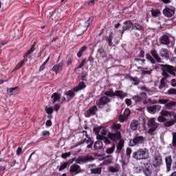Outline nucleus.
<instances>
[{
  "mask_svg": "<svg viewBox=\"0 0 176 176\" xmlns=\"http://www.w3.org/2000/svg\"><path fill=\"white\" fill-rule=\"evenodd\" d=\"M98 53L101 56L102 58H107V55L105 53V50H104L102 47L98 49Z\"/></svg>",
  "mask_w": 176,
  "mask_h": 176,
  "instance_id": "72a5a7b5",
  "label": "nucleus"
},
{
  "mask_svg": "<svg viewBox=\"0 0 176 176\" xmlns=\"http://www.w3.org/2000/svg\"><path fill=\"white\" fill-rule=\"evenodd\" d=\"M145 138L141 135H136L133 140L130 141L131 146H135V145H140V144H144Z\"/></svg>",
  "mask_w": 176,
  "mask_h": 176,
  "instance_id": "1a4fd4ad",
  "label": "nucleus"
},
{
  "mask_svg": "<svg viewBox=\"0 0 176 176\" xmlns=\"http://www.w3.org/2000/svg\"><path fill=\"white\" fill-rule=\"evenodd\" d=\"M147 111L150 113H156V111H157V106L153 105L147 107Z\"/></svg>",
  "mask_w": 176,
  "mask_h": 176,
  "instance_id": "f704fd0d",
  "label": "nucleus"
},
{
  "mask_svg": "<svg viewBox=\"0 0 176 176\" xmlns=\"http://www.w3.org/2000/svg\"><path fill=\"white\" fill-rule=\"evenodd\" d=\"M124 147V140H120L117 145L116 153H122Z\"/></svg>",
  "mask_w": 176,
  "mask_h": 176,
  "instance_id": "4be33fe9",
  "label": "nucleus"
},
{
  "mask_svg": "<svg viewBox=\"0 0 176 176\" xmlns=\"http://www.w3.org/2000/svg\"><path fill=\"white\" fill-rule=\"evenodd\" d=\"M97 111H98L97 106L94 105L91 107L85 112V118H90V116L96 115Z\"/></svg>",
  "mask_w": 176,
  "mask_h": 176,
  "instance_id": "f3484780",
  "label": "nucleus"
},
{
  "mask_svg": "<svg viewBox=\"0 0 176 176\" xmlns=\"http://www.w3.org/2000/svg\"><path fill=\"white\" fill-rule=\"evenodd\" d=\"M41 134L43 137H49V135H50V132H49V131H43Z\"/></svg>",
  "mask_w": 176,
  "mask_h": 176,
  "instance_id": "4d7b16f0",
  "label": "nucleus"
},
{
  "mask_svg": "<svg viewBox=\"0 0 176 176\" xmlns=\"http://www.w3.org/2000/svg\"><path fill=\"white\" fill-rule=\"evenodd\" d=\"M49 60H50V57H48L46 60L40 66L39 71H43L46 68V64L49 63Z\"/></svg>",
  "mask_w": 176,
  "mask_h": 176,
  "instance_id": "37998d69",
  "label": "nucleus"
},
{
  "mask_svg": "<svg viewBox=\"0 0 176 176\" xmlns=\"http://www.w3.org/2000/svg\"><path fill=\"white\" fill-rule=\"evenodd\" d=\"M115 97H118L120 100H123V98L127 97V93L124 92L123 91H116Z\"/></svg>",
  "mask_w": 176,
  "mask_h": 176,
  "instance_id": "b1692460",
  "label": "nucleus"
},
{
  "mask_svg": "<svg viewBox=\"0 0 176 176\" xmlns=\"http://www.w3.org/2000/svg\"><path fill=\"white\" fill-rule=\"evenodd\" d=\"M69 156H71V152H67L62 154L60 157H62V159H67V157H69Z\"/></svg>",
  "mask_w": 176,
  "mask_h": 176,
  "instance_id": "8fccbe9b",
  "label": "nucleus"
},
{
  "mask_svg": "<svg viewBox=\"0 0 176 176\" xmlns=\"http://www.w3.org/2000/svg\"><path fill=\"white\" fill-rule=\"evenodd\" d=\"M69 164H72V161L69 160L67 162H64L60 164V166L58 169L59 171H63V170H65V168H67Z\"/></svg>",
  "mask_w": 176,
  "mask_h": 176,
  "instance_id": "7c9ffc66",
  "label": "nucleus"
},
{
  "mask_svg": "<svg viewBox=\"0 0 176 176\" xmlns=\"http://www.w3.org/2000/svg\"><path fill=\"white\" fill-rule=\"evenodd\" d=\"M45 124H46L47 127H50V126H52V125L53 124V123L52 122V120H47L46 121Z\"/></svg>",
  "mask_w": 176,
  "mask_h": 176,
  "instance_id": "052dcab7",
  "label": "nucleus"
},
{
  "mask_svg": "<svg viewBox=\"0 0 176 176\" xmlns=\"http://www.w3.org/2000/svg\"><path fill=\"white\" fill-rule=\"evenodd\" d=\"M147 126L149 128L148 133L151 135H153L155 131H156L157 127H159V123L156 122L155 118H151L148 120Z\"/></svg>",
  "mask_w": 176,
  "mask_h": 176,
  "instance_id": "39448f33",
  "label": "nucleus"
},
{
  "mask_svg": "<svg viewBox=\"0 0 176 176\" xmlns=\"http://www.w3.org/2000/svg\"><path fill=\"white\" fill-rule=\"evenodd\" d=\"M111 129H112V130H120V129H122V124L114 123L111 126Z\"/></svg>",
  "mask_w": 176,
  "mask_h": 176,
  "instance_id": "49530a36",
  "label": "nucleus"
},
{
  "mask_svg": "<svg viewBox=\"0 0 176 176\" xmlns=\"http://www.w3.org/2000/svg\"><path fill=\"white\" fill-rule=\"evenodd\" d=\"M67 65H71V64H72V57H69L67 58Z\"/></svg>",
  "mask_w": 176,
  "mask_h": 176,
  "instance_id": "774afa93",
  "label": "nucleus"
},
{
  "mask_svg": "<svg viewBox=\"0 0 176 176\" xmlns=\"http://www.w3.org/2000/svg\"><path fill=\"white\" fill-rule=\"evenodd\" d=\"M170 99H160L158 100L159 104H166V108L168 109H173L174 107H176V102L175 101H170Z\"/></svg>",
  "mask_w": 176,
  "mask_h": 176,
  "instance_id": "9d476101",
  "label": "nucleus"
},
{
  "mask_svg": "<svg viewBox=\"0 0 176 176\" xmlns=\"http://www.w3.org/2000/svg\"><path fill=\"white\" fill-rule=\"evenodd\" d=\"M133 28H135L138 31H141V30H142V25L140 23H135L133 25Z\"/></svg>",
  "mask_w": 176,
  "mask_h": 176,
  "instance_id": "09e8293b",
  "label": "nucleus"
},
{
  "mask_svg": "<svg viewBox=\"0 0 176 176\" xmlns=\"http://www.w3.org/2000/svg\"><path fill=\"white\" fill-rule=\"evenodd\" d=\"M104 141V140H98V141H96L94 144V148L96 149H101V148H102L103 146V144L102 142Z\"/></svg>",
  "mask_w": 176,
  "mask_h": 176,
  "instance_id": "473e14b6",
  "label": "nucleus"
},
{
  "mask_svg": "<svg viewBox=\"0 0 176 176\" xmlns=\"http://www.w3.org/2000/svg\"><path fill=\"white\" fill-rule=\"evenodd\" d=\"M35 50V43L32 45L30 50H28V52L23 55L24 58L28 56L29 54H31Z\"/></svg>",
  "mask_w": 176,
  "mask_h": 176,
  "instance_id": "58836bf2",
  "label": "nucleus"
},
{
  "mask_svg": "<svg viewBox=\"0 0 176 176\" xmlns=\"http://www.w3.org/2000/svg\"><path fill=\"white\" fill-rule=\"evenodd\" d=\"M91 23H93V17L90 16L89 19L87 21V25H86L87 28H89L90 25H91Z\"/></svg>",
  "mask_w": 176,
  "mask_h": 176,
  "instance_id": "603ef678",
  "label": "nucleus"
},
{
  "mask_svg": "<svg viewBox=\"0 0 176 176\" xmlns=\"http://www.w3.org/2000/svg\"><path fill=\"white\" fill-rule=\"evenodd\" d=\"M18 87H12L7 89V94L8 96H14V94H17Z\"/></svg>",
  "mask_w": 176,
  "mask_h": 176,
  "instance_id": "c756f323",
  "label": "nucleus"
},
{
  "mask_svg": "<svg viewBox=\"0 0 176 176\" xmlns=\"http://www.w3.org/2000/svg\"><path fill=\"white\" fill-rule=\"evenodd\" d=\"M173 146H176V133H173Z\"/></svg>",
  "mask_w": 176,
  "mask_h": 176,
  "instance_id": "5fc2aeb1",
  "label": "nucleus"
},
{
  "mask_svg": "<svg viewBox=\"0 0 176 176\" xmlns=\"http://www.w3.org/2000/svg\"><path fill=\"white\" fill-rule=\"evenodd\" d=\"M87 138H84L82 140L78 142L76 146H79V145H82V144H88L87 148L90 149V148H93V145L94 144V141H93L90 138L86 136Z\"/></svg>",
  "mask_w": 176,
  "mask_h": 176,
  "instance_id": "9b49d317",
  "label": "nucleus"
},
{
  "mask_svg": "<svg viewBox=\"0 0 176 176\" xmlns=\"http://www.w3.org/2000/svg\"><path fill=\"white\" fill-rule=\"evenodd\" d=\"M132 98L135 102L140 104V102H142L143 100H146V98H148V95H146V93L142 92L140 94V96H134Z\"/></svg>",
  "mask_w": 176,
  "mask_h": 176,
  "instance_id": "4468645a",
  "label": "nucleus"
},
{
  "mask_svg": "<svg viewBox=\"0 0 176 176\" xmlns=\"http://www.w3.org/2000/svg\"><path fill=\"white\" fill-rule=\"evenodd\" d=\"M24 65V60H21L20 63H19L15 67V69H20Z\"/></svg>",
  "mask_w": 176,
  "mask_h": 176,
  "instance_id": "864d4df0",
  "label": "nucleus"
},
{
  "mask_svg": "<svg viewBox=\"0 0 176 176\" xmlns=\"http://www.w3.org/2000/svg\"><path fill=\"white\" fill-rule=\"evenodd\" d=\"M129 80L131 82H133V85H134L135 86H137L138 85H140V80L138 79V77H129Z\"/></svg>",
  "mask_w": 176,
  "mask_h": 176,
  "instance_id": "e433bc0d",
  "label": "nucleus"
},
{
  "mask_svg": "<svg viewBox=\"0 0 176 176\" xmlns=\"http://www.w3.org/2000/svg\"><path fill=\"white\" fill-rule=\"evenodd\" d=\"M115 148H116V146H115V144H113L111 147L108 148L106 150V153H107L108 155H111L113 152H114Z\"/></svg>",
  "mask_w": 176,
  "mask_h": 176,
  "instance_id": "a18cd8bd",
  "label": "nucleus"
},
{
  "mask_svg": "<svg viewBox=\"0 0 176 176\" xmlns=\"http://www.w3.org/2000/svg\"><path fill=\"white\" fill-rule=\"evenodd\" d=\"M168 77L164 76L161 78L160 85H159V89L163 90V89H166L167 87V85H168V80H167Z\"/></svg>",
  "mask_w": 176,
  "mask_h": 176,
  "instance_id": "a211bd4d",
  "label": "nucleus"
},
{
  "mask_svg": "<svg viewBox=\"0 0 176 176\" xmlns=\"http://www.w3.org/2000/svg\"><path fill=\"white\" fill-rule=\"evenodd\" d=\"M97 140H104V144H111V141H118L122 138V133L119 131L111 133L106 131L102 126L94 129Z\"/></svg>",
  "mask_w": 176,
  "mask_h": 176,
  "instance_id": "f257e3e1",
  "label": "nucleus"
},
{
  "mask_svg": "<svg viewBox=\"0 0 176 176\" xmlns=\"http://www.w3.org/2000/svg\"><path fill=\"white\" fill-rule=\"evenodd\" d=\"M45 111H46L47 113H48L49 115H52V113H53V107L46 108V109H45Z\"/></svg>",
  "mask_w": 176,
  "mask_h": 176,
  "instance_id": "6e6d98bb",
  "label": "nucleus"
},
{
  "mask_svg": "<svg viewBox=\"0 0 176 176\" xmlns=\"http://www.w3.org/2000/svg\"><path fill=\"white\" fill-rule=\"evenodd\" d=\"M161 116H163L164 118H171V112L166 111V110H162L161 111Z\"/></svg>",
  "mask_w": 176,
  "mask_h": 176,
  "instance_id": "4c0bfd02",
  "label": "nucleus"
},
{
  "mask_svg": "<svg viewBox=\"0 0 176 176\" xmlns=\"http://www.w3.org/2000/svg\"><path fill=\"white\" fill-rule=\"evenodd\" d=\"M124 24L125 25L123 26L122 30L120 31L121 32L122 35L124 34L125 31H130V30H134V23L131 21H126L124 22Z\"/></svg>",
  "mask_w": 176,
  "mask_h": 176,
  "instance_id": "ddd939ff",
  "label": "nucleus"
},
{
  "mask_svg": "<svg viewBox=\"0 0 176 176\" xmlns=\"http://www.w3.org/2000/svg\"><path fill=\"white\" fill-rule=\"evenodd\" d=\"M170 85H171L172 87H176V79L175 78H173L171 80Z\"/></svg>",
  "mask_w": 176,
  "mask_h": 176,
  "instance_id": "bf43d9fd",
  "label": "nucleus"
},
{
  "mask_svg": "<svg viewBox=\"0 0 176 176\" xmlns=\"http://www.w3.org/2000/svg\"><path fill=\"white\" fill-rule=\"evenodd\" d=\"M22 151L23 148H21V147H19L16 150V155H18V156H20V155H21Z\"/></svg>",
  "mask_w": 176,
  "mask_h": 176,
  "instance_id": "e2e57ef3",
  "label": "nucleus"
},
{
  "mask_svg": "<svg viewBox=\"0 0 176 176\" xmlns=\"http://www.w3.org/2000/svg\"><path fill=\"white\" fill-rule=\"evenodd\" d=\"M94 160V157L91 155H87L85 157H79L76 160V163L81 164V163H87V162H91Z\"/></svg>",
  "mask_w": 176,
  "mask_h": 176,
  "instance_id": "2eb2a0df",
  "label": "nucleus"
},
{
  "mask_svg": "<svg viewBox=\"0 0 176 176\" xmlns=\"http://www.w3.org/2000/svg\"><path fill=\"white\" fill-rule=\"evenodd\" d=\"M86 89V84L84 82H80L79 84L74 88V91H80Z\"/></svg>",
  "mask_w": 176,
  "mask_h": 176,
  "instance_id": "a878e982",
  "label": "nucleus"
},
{
  "mask_svg": "<svg viewBox=\"0 0 176 176\" xmlns=\"http://www.w3.org/2000/svg\"><path fill=\"white\" fill-rule=\"evenodd\" d=\"M75 93H76V91H74L73 89L66 92L65 95L67 96V98H74V97H75Z\"/></svg>",
  "mask_w": 176,
  "mask_h": 176,
  "instance_id": "c9c22d12",
  "label": "nucleus"
},
{
  "mask_svg": "<svg viewBox=\"0 0 176 176\" xmlns=\"http://www.w3.org/2000/svg\"><path fill=\"white\" fill-rule=\"evenodd\" d=\"M143 173L145 176H152L153 174V166L149 162L144 163Z\"/></svg>",
  "mask_w": 176,
  "mask_h": 176,
  "instance_id": "0eeeda50",
  "label": "nucleus"
},
{
  "mask_svg": "<svg viewBox=\"0 0 176 176\" xmlns=\"http://www.w3.org/2000/svg\"><path fill=\"white\" fill-rule=\"evenodd\" d=\"M175 120H176V116H174V118L170 119V121H167V119H166V118H164L163 116H159L157 118V120L160 123H164V125L166 126V127H171V126H173V124L175 123Z\"/></svg>",
  "mask_w": 176,
  "mask_h": 176,
  "instance_id": "423d86ee",
  "label": "nucleus"
},
{
  "mask_svg": "<svg viewBox=\"0 0 176 176\" xmlns=\"http://www.w3.org/2000/svg\"><path fill=\"white\" fill-rule=\"evenodd\" d=\"M120 170V166L118 164L115 165L114 166H109V171L110 173H118Z\"/></svg>",
  "mask_w": 176,
  "mask_h": 176,
  "instance_id": "2f4dec72",
  "label": "nucleus"
},
{
  "mask_svg": "<svg viewBox=\"0 0 176 176\" xmlns=\"http://www.w3.org/2000/svg\"><path fill=\"white\" fill-rule=\"evenodd\" d=\"M160 54L162 57H164L166 60H169L170 52V50L166 48H162L160 50Z\"/></svg>",
  "mask_w": 176,
  "mask_h": 176,
  "instance_id": "412c9836",
  "label": "nucleus"
},
{
  "mask_svg": "<svg viewBox=\"0 0 176 176\" xmlns=\"http://www.w3.org/2000/svg\"><path fill=\"white\" fill-rule=\"evenodd\" d=\"M162 13L166 17H173L174 14H175V8L174 7H171L170 8L168 7H166L163 10Z\"/></svg>",
  "mask_w": 176,
  "mask_h": 176,
  "instance_id": "f8f14e48",
  "label": "nucleus"
},
{
  "mask_svg": "<svg viewBox=\"0 0 176 176\" xmlns=\"http://www.w3.org/2000/svg\"><path fill=\"white\" fill-rule=\"evenodd\" d=\"M125 103L126 104V105H127L128 107H130V105H131V104H132L131 100H130V99H126V100H125Z\"/></svg>",
  "mask_w": 176,
  "mask_h": 176,
  "instance_id": "338daca9",
  "label": "nucleus"
},
{
  "mask_svg": "<svg viewBox=\"0 0 176 176\" xmlns=\"http://www.w3.org/2000/svg\"><path fill=\"white\" fill-rule=\"evenodd\" d=\"M165 162L166 164L167 171H170V170H171V164L173 163V158H171V155L166 157Z\"/></svg>",
  "mask_w": 176,
  "mask_h": 176,
  "instance_id": "5701e85b",
  "label": "nucleus"
},
{
  "mask_svg": "<svg viewBox=\"0 0 176 176\" xmlns=\"http://www.w3.org/2000/svg\"><path fill=\"white\" fill-rule=\"evenodd\" d=\"M136 160H146L149 157V151L146 148H140L133 154Z\"/></svg>",
  "mask_w": 176,
  "mask_h": 176,
  "instance_id": "7ed1b4c3",
  "label": "nucleus"
},
{
  "mask_svg": "<svg viewBox=\"0 0 176 176\" xmlns=\"http://www.w3.org/2000/svg\"><path fill=\"white\" fill-rule=\"evenodd\" d=\"M129 120L128 118H126V116L123 115H120L119 116L118 120L119 122H120V123H124V122H127V120Z\"/></svg>",
  "mask_w": 176,
  "mask_h": 176,
  "instance_id": "c03bdc74",
  "label": "nucleus"
},
{
  "mask_svg": "<svg viewBox=\"0 0 176 176\" xmlns=\"http://www.w3.org/2000/svg\"><path fill=\"white\" fill-rule=\"evenodd\" d=\"M131 113V111L129 109H126L124 111L123 115L129 119V116H130Z\"/></svg>",
  "mask_w": 176,
  "mask_h": 176,
  "instance_id": "3c124183",
  "label": "nucleus"
},
{
  "mask_svg": "<svg viewBox=\"0 0 176 176\" xmlns=\"http://www.w3.org/2000/svg\"><path fill=\"white\" fill-rule=\"evenodd\" d=\"M104 96L107 97H115V92H113V89H108L104 92Z\"/></svg>",
  "mask_w": 176,
  "mask_h": 176,
  "instance_id": "a19ab883",
  "label": "nucleus"
},
{
  "mask_svg": "<svg viewBox=\"0 0 176 176\" xmlns=\"http://www.w3.org/2000/svg\"><path fill=\"white\" fill-rule=\"evenodd\" d=\"M54 111H56V112H57L60 109V104H54Z\"/></svg>",
  "mask_w": 176,
  "mask_h": 176,
  "instance_id": "69168bd1",
  "label": "nucleus"
},
{
  "mask_svg": "<svg viewBox=\"0 0 176 176\" xmlns=\"http://www.w3.org/2000/svg\"><path fill=\"white\" fill-rule=\"evenodd\" d=\"M63 66H64V62L62 61L60 63L54 65L52 67V71H54V72H56L57 74V73H58V71H60V69H61V68H63Z\"/></svg>",
  "mask_w": 176,
  "mask_h": 176,
  "instance_id": "cd10ccee",
  "label": "nucleus"
},
{
  "mask_svg": "<svg viewBox=\"0 0 176 176\" xmlns=\"http://www.w3.org/2000/svg\"><path fill=\"white\" fill-rule=\"evenodd\" d=\"M167 94L169 96H176V89L174 88H170L167 91Z\"/></svg>",
  "mask_w": 176,
  "mask_h": 176,
  "instance_id": "de8ad7c7",
  "label": "nucleus"
},
{
  "mask_svg": "<svg viewBox=\"0 0 176 176\" xmlns=\"http://www.w3.org/2000/svg\"><path fill=\"white\" fill-rule=\"evenodd\" d=\"M97 0H90L89 1H88V5L89 6H93V5H94V3H96V1Z\"/></svg>",
  "mask_w": 176,
  "mask_h": 176,
  "instance_id": "0e129e2a",
  "label": "nucleus"
},
{
  "mask_svg": "<svg viewBox=\"0 0 176 176\" xmlns=\"http://www.w3.org/2000/svg\"><path fill=\"white\" fill-rule=\"evenodd\" d=\"M91 174H95L96 175H100L101 174L102 168L101 166L96 167L94 164L89 165Z\"/></svg>",
  "mask_w": 176,
  "mask_h": 176,
  "instance_id": "dca6fc26",
  "label": "nucleus"
},
{
  "mask_svg": "<svg viewBox=\"0 0 176 176\" xmlns=\"http://www.w3.org/2000/svg\"><path fill=\"white\" fill-rule=\"evenodd\" d=\"M69 171L71 173H76V174H79V173H82V169H80V166L79 165L75 164L70 166Z\"/></svg>",
  "mask_w": 176,
  "mask_h": 176,
  "instance_id": "aec40b11",
  "label": "nucleus"
},
{
  "mask_svg": "<svg viewBox=\"0 0 176 176\" xmlns=\"http://www.w3.org/2000/svg\"><path fill=\"white\" fill-rule=\"evenodd\" d=\"M112 39H113V33L110 32L109 36L107 38V42L109 46H112Z\"/></svg>",
  "mask_w": 176,
  "mask_h": 176,
  "instance_id": "ea45409f",
  "label": "nucleus"
},
{
  "mask_svg": "<svg viewBox=\"0 0 176 176\" xmlns=\"http://www.w3.org/2000/svg\"><path fill=\"white\" fill-rule=\"evenodd\" d=\"M130 129L131 130H133V131H135L137 129H138V121L133 120L130 124Z\"/></svg>",
  "mask_w": 176,
  "mask_h": 176,
  "instance_id": "c85d7f7f",
  "label": "nucleus"
},
{
  "mask_svg": "<svg viewBox=\"0 0 176 176\" xmlns=\"http://www.w3.org/2000/svg\"><path fill=\"white\" fill-rule=\"evenodd\" d=\"M163 164V159L160 154H155L153 158V166L155 168L160 167Z\"/></svg>",
  "mask_w": 176,
  "mask_h": 176,
  "instance_id": "6e6552de",
  "label": "nucleus"
},
{
  "mask_svg": "<svg viewBox=\"0 0 176 176\" xmlns=\"http://www.w3.org/2000/svg\"><path fill=\"white\" fill-rule=\"evenodd\" d=\"M132 150L131 148H127L126 151V156L128 157H130V155H131Z\"/></svg>",
  "mask_w": 176,
  "mask_h": 176,
  "instance_id": "13d9d810",
  "label": "nucleus"
},
{
  "mask_svg": "<svg viewBox=\"0 0 176 176\" xmlns=\"http://www.w3.org/2000/svg\"><path fill=\"white\" fill-rule=\"evenodd\" d=\"M51 98L52 100L53 104H54L55 102H57L61 100V95L58 93H54L52 95Z\"/></svg>",
  "mask_w": 176,
  "mask_h": 176,
  "instance_id": "393cba45",
  "label": "nucleus"
},
{
  "mask_svg": "<svg viewBox=\"0 0 176 176\" xmlns=\"http://www.w3.org/2000/svg\"><path fill=\"white\" fill-rule=\"evenodd\" d=\"M111 163H112V160L111 159H106L104 161V164H111Z\"/></svg>",
  "mask_w": 176,
  "mask_h": 176,
  "instance_id": "680f3d73",
  "label": "nucleus"
},
{
  "mask_svg": "<svg viewBox=\"0 0 176 176\" xmlns=\"http://www.w3.org/2000/svg\"><path fill=\"white\" fill-rule=\"evenodd\" d=\"M151 14H152L153 17H158L159 16H160L161 13H160V11L157 9H156V10L152 9Z\"/></svg>",
  "mask_w": 176,
  "mask_h": 176,
  "instance_id": "79ce46f5",
  "label": "nucleus"
},
{
  "mask_svg": "<svg viewBox=\"0 0 176 176\" xmlns=\"http://www.w3.org/2000/svg\"><path fill=\"white\" fill-rule=\"evenodd\" d=\"M160 67L162 69V76H166V78H170V75H172V76H176V66H171L170 65H160Z\"/></svg>",
  "mask_w": 176,
  "mask_h": 176,
  "instance_id": "f03ea898",
  "label": "nucleus"
},
{
  "mask_svg": "<svg viewBox=\"0 0 176 176\" xmlns=\"http://www.w3.org/2000/svg\"><path fill=\"white\" fill-rule=\"evenodd\" d=\"M109 102H111V99L107 96H102L100 98L99 101L97 102V105H107Z\"/></svg>",
  "mask_w": 176,
  "mask_h": 176,
  "instance_id": "6ab92c4d",
  "label": "nucleus"
},
{
  "mask_svg": "<svg viewBox=\"0 0 176 176\" xmlns=\"http://www.w3.org/2000/svg\"><path fill=\"white\" fill-rule=\"evenodd\" d=\"M160 42L162 45H170V36H168V35L162 36Z\"/></svg>",
  "mask_w": 176,
  "mask_h": 176,
  "instance_id": "bb28decb",
  "label": "nucleus"
},
{
  "mask_svg": "<svg viewBox=\"0 0 176 176\" xmlns=\"http://www.w3.org/2000/svg\"><path fill=\"white\" fill-rule=\"evenodd\" d=\"M146 58L151 61L152 64H156V63H162V58L159 56L156 50H152L151 54H146Z\"/></svg>",
  "mask_w": 176,
  "mask_h": 176,
  "instance_id": "20e7f679",
  "label": "nucleus"
}]
</instances>
